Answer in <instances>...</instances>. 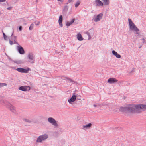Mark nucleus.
Masks as SVG:
<instances>
[{"label": "nucleus", "instance_id": "obj_1", "mask_svg": "<svg viewBox=\"0 0 146 146\" xmlns=\"http://www.w3.org/2000/svg\"><path fill=\"white\" fill-rule=\"evenodd\" d=\"M141 110H146V105L140 104L136 105L132 104L127 107H121L120 110L122 112H128L131 113H137L141 112Z\"/></svg>", "mask_w": 146, "mask_h": 146}, {"label": "nucleus", "instance_id": "obj_2", "mask_svg": "<svg viewBox=\"0 0 146 146\" xmlns=\"http://www.w3.org/2000/svg\"><path fill=\"white\" fill-rule=\"evenodd\" d=\"M128 20L129 25L130 29L132 31H135L137 32L136 34H139V33L137 32L139 30V29L136 27L131 19L129 18Z\"/></svg>", "mask_w": 146, "mask_h": 146}, {"label": "nucleus", "instance_id": "obj_3", "mask_svg": "<svg viewBox=\"0 0 146 146\" xmlns=\"http://www.w3.org/2000/svg\"><path fill=\"white\" fill-rule=\"evenodd\" d=\"M48 136L47 134H44L39 136L36 140L37 142H41L42 141L48 138Z\"/></svg>", "mask_w": 146, "mask_h": 146}, {"label": "nucleus", "instance_id": "obj_4", "mask_svg": "<svg viewBox=\"0 0 146 146\" xmlns=\"http://www.w3.org/2000/svg\"><path fill=\"white\" fill-rule=\"evenodd\" d=\"M48 121L49 123L52 124L55 127H58V125L56 121L53 118H48Z\"/></svg>", "mask_w": 146, "mask_h": 146}, {"label": "nucleus", "instance_id": "obj_5", "mask_svg": "<svg viewBox=\"0 0 146 146\" xmlns=\"http://www.w3.org/2000/svg\"><path fill=\"white\" fill-rule=\"evenodd\" d=\"M28 57L29 60V61L32 63H34L35 56L32 53H29L28 55Z\"/></svg>", "mask_w": 146, "mask_h": 146}, {"label": "nucleus", "instance_id": "obj_6", "mask_svg": "<svg viewBox=\"0 0 146 146\" xmlns=\"http://www.w3.org/2000/svg\"><path fill=\"white\" fill-rule=\"evenodd\" d=\"M19 90L23 91H29L31 89V87L29 86H21L19 88Z\"/></svg>", "mask_w": 146, "mask_h": 146}, {"label": "nucleus", "instance_id": "obj_7", "mask_svg": "<svg viewBox=\"0 0 146 146\" xmlns=\"http://www.w3.org/2000/svg\"><path fill=\"white\" fill-rule=\"evenodd\" d=\"M30 68H28L27 69H25L23 68H17L16 69V70H17L19 72H20L21 73H28V71L30 70Z\"/></svg>", "mask_w": 146, "mask_h": 146}, {"label": "nucleus", "instance_id": "obj_8", "mask_svg": "<svg viewBox=\"0 0 146 146\" xmlns=\"http://www.w3.org/2000/svg\"><path fill=\"white\" fill-rule=\"evenodd\" d=\"M76 96L75 93H73V95L71 98L68 100V102L70 104H72V102H74L76 99Z\"/></svg>", "mask_w": 146, "mask_h": 146}, {"label": "nucleus", "instance_id": "obj_9", "mask_svg": "<svg viewBox=\"0 0 146 146\" xmlns=\"http://www.w3.org/2000/svg\"><path fill=\"white\" fill-rule=\"evenodd\" d=\"M8 106L10 110L13 113L15 114L16 111L15 107L10 104H9Z\"/></svg>", "mask_w": 146, "mask_h": 146}, {"label": "nucleus", "instance_id": "obj_10", "mask_svg": "<svg viewBox=\"0 0 146 146\" xmlns=\"http://www.w3.org/2000/svg\"><path fill=\"white\" fill-rule=\"evenodd\" d=\"M118 82V80L114 78H111L108 80V82L110 84H114Z\"/></svg>", "mask_w": 146, "mask_h": 146}, {"label": "nucleus", "instance_id": "obj_11", "mask_svg": "<svg viewBox=\"0 0 146 146\" xmlns=\"http://www.w3.org/2000/svg\"><path fill=\"white\" fill-rule=\"evenodd\" d=\"M103 15V14L102 13H100L98 14L97 16L94 19V21L95 22L99 21L102 18Z\"/></svg>", "mask_w": 146, "mask_h": 146}, {"label": "nucleus", "instance_id": "obj_12", "mask_svg": "<svg viewBox=\"0 0 146 146\" xmlns=\"http://www.w3.org/2000/svg\"><path fill=\"white\" fill-rule=\"evenodd\" d=\"M17 50L19 53L21 54H23L25 53V51L23 48L21 46H17Z\"/></svg>", "mask_w": 146, "mask_h": 146}, {"label": "nucleus", "instance_id": "obj_13", "mask_svg": "<svg viewBox=\"0 0 146 146\" xmlns=\"http://www.w3.org/2000/svg\"><path fill=\"white\" fill-rule=\"evenodd\" d=\"M68 9V7L66 5L64 6L62 11V14L64 15H65L67 13V11Z\"/></svg>", "mask_w": 146, "mask_h": 146}, {"label": "nucleus", "instance_id": "obj_14", "mask_svg": "<svg viewBox=\"0 0 146 146\" xmlns=\"http://www.w3.org/2000/svg\"><path fill=\"white\" fill-rule=\"evenodd\" d=\"M62 20L63 19L62 16L60 15L59 17L58 22L60 26L61 27H62L63 26V24L62 23Z\"/></svg>", "mask_w": 146, "mask_h": 146}, {"label": "nucleus", "instance_id": "obj_15", "mask_svg": "<svg viewBox=\"0 0 146 146\" xmlns=\"http://www.w3.org/2000/svg\"><path fill=\"white\" fill-rule=\"evenodd\" d=\"M95 3L97 6H103L104 5L102 2L100 0H96Z\"/></svg>", "mask_w": 146, "mask_h": 146}, {"label": "nucleus", "instance_id": "obj_16", "mask_svg": "<svg viewBox=\"0 0 146 146\" xmlns=\"http://www.w3.org/2000/svg\"><path fill=\"white\" fill-rule=\"evenodd\" d=\"M112 53L117 58H121V56L117 52H116L115 50H113L112 51Z\"/></svg>", "mask_w": 146, "mask_h": 146}, {"label": "nucleus", "instance_id": "obj_17", "mask_svg": "<svg viewBox=\"0 0 146 146\" xmlns=\"http://www.w3.org/2000/svg\"><path fill=\"white\" fill-rule=\"evenodd\" d=\"M77 38L78 40L79 41H82L83 39L80 33H78L77 34Z\"/></svg>", "mask_w": 146, "mask_h": 146}, {"label": "nucleus", "instance_id": "obj_18", "mask_svg": "<svg viewBox=\"0 0 146 146\" xmlns=\"http://www.w3.org/2000/svg\"><path fill=\"white\" fill-rule=\"evenodd\" d=\"M92 124L91 123H90L89 124L86 125H83V129H88L90 128L92 126Z\"/></svg>", "mask_w": 146, "mask_h": 146}, {"label": "nucleus", "instance_id": "obj_19", "mask_svg": "<svg viewBox=\"0 0 146 146\" xmlns=\"http://www.w3.org/2000/svg\"><path fill=\"white\" fill-rule=\"evenodd\" d=\"M64 78L65 79L67 80L68 82H72L73 84L75 83V82L74 81L72 80V79L69 78L68 77H64Z\"/></svg>", "mask_w": 146, "mask_h": 146}, {"label": "nucleus", "instance_id": "obj_20", "mask_svg": "<svg viewBox=\"0 0 146 146\" xmlns=\"http://www.w3.org/2000/svg\"><path fill=\"white\" fill-rule=\"evenodd\" d=\"M75 20V19L74 18L70 22H67L66 23V25L68 26H70L74 23Z\"/></svg>", "mask_w": 146, "mask_h": 146}, {"label": "nucleus", "instance_id": "obj_21", "mask_svg": "<svg viewBox=\"0 0 146 146\" xmlns=\"http://www.w3.org/2000/svg\"><path fill=\"white\" fill-rule=\"evenodd\" d=\"M104 3L105 5H107L110 4V2L109 0H102Z\"/></svg>", "mask_w": 146, "mask_h": 146}, {"label": "nucleus", "instance_id": "obj_22", "mask_svg": "<svg viewBox=\"0 0 146 146\" xmlns=\"http://www.w3.org/2000/svg\"><path fill=\"white\" fill-rule=\"evenodd\" d=\"M91 31H92L91 30H89L88 31L86 32V34H87V35L88 36L89 38H91L90 35V32Z\"/></svg>", "mask_w": 146, "mask_h": 146}, {"label": "nucleus", "instance_id": "obj_23", "mask_svg": "<svg viewBox=\"0 0 146 146\" xmlns=\"http://www.w3.org/2000/svg\"><path fill=\"white\" fill-rule=\"evenodd\" d=\"M80 2L79 1H78L75 5V6L76 7H77L80 4Z\"/></svg>", "mask_w": 146, "mask_h": 146}, {"label": "nucleus", "instance_id": "obj_24", "mask_svg": "<svg viewBox=\"0 0 146 146\" xmlns=\"http://www.w3.org/2000/svg\"><path fill=\"white\" fill-rule=\"evenodd\" d=\"M0 88H1L2 87H3L4 86H7V84L6 83H0Z\"/></svg>", "mask_w": 146, "mask_h": 146}, {"label": "nucleus", "instance_id": "obj_25", "mask_svg": "<svg viewBox=\"0 0 146 146\" xmlns=\"http://www.w3.org/2000/svg\"><path fill=\"white\" fill-rule=\"evenodd\" d=\"M34 27V24L32 23L31 24L30 26L29 27V29L30 30H31Z\"/></svg>", "mask_w": 146, "mask_h": 146}, {"label": "nucleus", "instance_id": "obj_26", "mask_svg": "<svg viewBox=\"0 0 146 146\" xmlns=\"http://www.w3.org/2000/svg\"><path fill=\"white\" fill-rule=\"evenodd\" d=\"M23 120L26 122L28 123H31V120L27 119H24Z\"/></svg>", "mask_w": 146, "mask_h": 146}, {"label": "nucleus", "instance_id": "obj_27", "mask_svg": "<svg viewBox=\"0 0 146 146\" xmlns=\"http://www.w3.org/2000/svg\"><path fill=\"white\" fill-rule=\"evenodd\" d=\"M3 37L4 39L5 40H7V36L4 33L3 31Z\"/></svg>", "mask_w": 146, "mask_h": 146}, {"label": "nucleus", "instance_id": "obj_28", "mask_svg": "<svg viewBox=\"0 0 146 146\" xmlns=\"http://www.w3.org/2000/svg\"><path fill=\"white\" fill-rule=\"evenodd\" d=\"M141 40H143V43L144 44H146V40L144 38H143Z\"/></svg>", "mask_w": 146, "mask_h": 146}, {"label": "nucleus", "instance_id": "obj_29", "mask_svg": "<svg viewBox=\"0 0 146 146\" xmlns=\"http://www.w3.org/2000/svg\"><path fill=\"white\" fill-rule=\"evenodd\" d=\"M14 62L17 64H20L21 62V61H16Z\"/></svg>", "mask_w": 146, "mask_h": 146}, {"label": "nucleus", "instance_id": "obj_30", "mask_svg": "<svg viewBox=\"0 0 146 146\" xmlns=\"http://www.w3.org/2000/svg\"><path fill=\"white\" fill-rule=\"evenodd\" d=\"M9 44H10L11 45H12L13 44V42L12 41H11L10 39H9Z\"/></svg>", "mask_w": 146, "mask_h": 146}, {"label": "nucleus", "instance_id": "obj_31", "mask_svg": "<svg viewBox=\"0 0 146 146\" xmlns=\"http://www.w3.org/2000/svg\"><path fill=\"white\" fill-rule=\"evenodd\" d=\"M34 23H35V24L36 25H39L40 24V22L39 21H38V23H36V22L35 21L34 22Z\"/></svg>", "mask_w": 146, "mask_h": 146}, {"label": "nucleus", "instance_id": "obj_32", "mask_svg": "<svg viewBox=\"0 0 146 146\" xmlns=\"http://www.w3.org/2000/svg\"><path fill=\"white\" fill-rule=\"evenodd\" d=\"M16 38H17V37L16 36H14V38H12V40H16Z\"/></svg>", "mask_w": 146, "mask_h": 146}, {"label": "nucleus", "instance_id": "obj_33", "mask_svg": "<svg viewBox=\"0 0 146 146\" xmlns=\"http://www.w3.org/2000/svg\"><path fill=\"white\" fill-rule=\"evenodd\" d=\"M22 27L21 26H20L19 27V29L20 31L22 30Z\"/></svg>", "mask_w": 146, "mask_h": 146}, {"label": "nucleus", "instance_id": "obj_34", "mask_svg": "<svg viewBox=\"0 0 146 146\" xmlns=\"http://www.w3.org/2000/svg\"><path fill=\"white\" fill-rule=\"evenodd\" d=\"M12 8V7H9L7 8V9L9 10H11Z\"/></svg>", "mask_w": 146, "mask_h": 146}, {"label": "nucleus", "instance_id": "obj_35", "mask_svg": "<svg viewBox=\"0 0 146 146\" xmlns=\"http://www.w3.org/2000/svg\"><path fill=\"white\" fill-rule=\"evenodd\" d=\"M95 107H96L97 106H100V105H96V104H94L93 105Z\"/></svg>", "mask_w": 146, "mask_h": 146}, {"label": "nucleus", "instance_id": "obj_36", "mask_svg": "<svg viewBox=\"0 0 146 146\" xmlns=\"http://www.w3.org/2000/svg\"><path fill=\"white\" fill-rule=\"evenodd\" d=\"M13 44H18V43L16 42V40H14V42H13Z\"/></svg>", "mask_w": 146, "mask_h": 146}, {"label": "nucleus", "instance_id": "obj_37", "mask_svg": "<svg viewBox=\"0 0 146 146\" xmlns=\"http://www.w3.org/2000/svg\"><path fill=\"white\" fill-rule=\"evenodd\" d=\"M121 83V81H119L118 82L117 84L119 85H120Z\"/></svg>", "mask_w": 146, "mask_h": 146}, {"label": "nucleus", "instance_id": "obj_38", "mask_svg": "<svg viewBox=\"0 0 146 146\" xmlns=\"http://www.w3.org/2000/svg\"><path fill=\"white\" fill-rule=\"evenodd\" d=\"M135 72V70H132L130 72V73H131L132 72Z\"/></svg>", "mask_w": 146, "mask_h": 146}, {"label": "nucleus", "instance_id": "obj_39", "mask_svg": "<svg viewBox=\"0 0 146 146\" xmlns=\"http://www.w3.org/2000/svg\"><path fill=\"white\" fill-rule=\"evenodd\" d=\"M6 0H0V2H4Z\"/></svg>", "mask_w": 146, "mask_h": 146}, {"label": "nucleus", "instance_id": "obj_40", "mask_svg": "<svg viewBox=\"0 0 146 146\" xmlns=\"http://www.w3.org/2000/svg\"><path fill=\"white\" fill-rule=\"evenodd\" d=\"M15 68H16L15 67H12V68L14 69H15Z\"/></svg>", "mask_w": 146, "mask_h": 146}, {"label": "nucleus", "instance_id": "obj_41", "mask_svg": "<svg viewBox=\"0 0 146 146\" xmlns=\"http://www.w3.org/2000/svg\"><path fill=\"white\" fill-rule=\"evenodd\" d=\"M76 99L77 100H80V98H76Z\"/></svg>", "mask_w": 146, "mask_h": 146}, {"label": "nucleus", "instance_id": "obj_42", "mask_svg": "<svg viewBox=\"0 0 146 146\" xmlns=\"http://www.w3.org/2000/svg\"><path fill=\"white\" fill-rule=\"evenodd\" d=\"M142 47V45H141L139 47V48H140L141 47Z\"/></svg>", "mask_w": 146, "mask_h": 146}, {"label": "nucleus", "instance_id": "obj_43", "mask_svg": "<svg viewBox=\"0 0 146 146\" xmlns=\"http://www.w3.org/2000/svg\"><path fill=\"white\" fill-rule=\"evenodd\" d=\"M13 33H12V35L11 36H12V35H13Z\"/></svg>", "mask_w": 146, "mask_h": 146}, {"label": "nucleus", "instance_id": "obj_44", "mask_svg": "<svg viewBox=\"0 0 146 146\" xmlns=\"http://www.w3.org/2000/svg\"><path fill=\"white\" fill-rule=\"evenodd\" d=\"M70 2H68V1L66 3V4H68Z\"/></svg>", "mask_w": 146, "mask_h": 146}, {"label": "nucleus", "instance_id": "obj_45", "mask_svg": "<svg viewBox=\"0 0 146 146\" xmlns=\"http://www.w3.org/2000/svg\"><path fill=\"white\" fill-rule=\"evenodd\" d=\"M58 1H61V0H57Z\"/></svg>", "mask_w": 146, "mask_h": 146}, {"label": "nucleus", "instance_id": "obj_46", "mask_svg": "<svg viewBox=\"0 0 146 146\" xmlns=\"http://www.w3.org/2000/svg\"><path fill=\"white\" fill-rule=\"evenodd\" d=\"M92 31H93V32H94V31H93V30H92Z\"/></svg>", "mask_w": 146, "mask_h": 146}, {"label": "nucleus", "instance_id": "obj_47", "mask_svg": "<svg viewBox=\"0 0 146 146\" xmlns=\"http://www.w3.org/2000/svg\"><path fill=\"white\" fill-rule=\"evenodd\" d=\"M1 13L0 12V15L1 14Z\"/></svg>", "mask_w": 146, "mask_h": 146}]
</instances>
